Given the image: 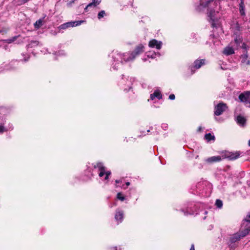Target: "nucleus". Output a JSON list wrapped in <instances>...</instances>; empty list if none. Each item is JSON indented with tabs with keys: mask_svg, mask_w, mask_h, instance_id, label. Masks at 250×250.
<instances>
[{
	"mask_svg": "<svg viewBox=\"0 0 250 250\" xmlns=\"http://www.w3.org/2000/svg\"><path fill=\"white\" fill-rule=\"evenodd\" d=\"M144 46L141 44L136 47L134 51L132 52L129 56H126L128 55V54L126 55L124 54H122L121 53H117L115 56H113L112 58L114 61L115 62H117L114 64H113V68L114 69L117 70V67H118L120 63H122L123 61L128 62L134 60L136 56L144 52Z\"/></svg>",
	"mask_w": 250,
	"mask_h": 250,
	"instance_id": "f257e3e1",
	"label": "nucleus"
},
{
	"mask_svg": "<svg viewBox=\"0 0 250 250\" xmlns=\"http://www.w3.org/2000/svg\"><path fill=\"white\" fill-rule=\"evenodd\" d=\"M250 231V225H247L243 229L242 227L241 230L234 234L230 238V241L233 243L239 241L241 238L246 236Z\"/></svg>",
	"mask_w": 250,
	"mask_h": 250,
	"instance_id": "f03ea898",
	"label": "nucleus"
},
{
	"mask_svg": "<svg viewBox=\"0 0 250 250\" xmlns=\"http://www.w3.org/2000/svg\"><path fill=\"white\" fill-rule=\"evenodd\" d=\"M227 108L226 104L220 103L214 107V114L215 116H219L221 115L224 111Z\"/></svg>",
	"mask_w": 250,
	"mask_h": 250,
	"instance_id": "7ed1b4c3",
	"label": "nucleus"
},
{
	"mask_svg": "<svg viewBox=\"0 0 250 250\" xmlns=\"http://www.w3.org/2000/svg\"><path fill=\"white\" fill-rule=\"evenodd\" d=\"M83 21H69L63 24H61L59 26V28L60 29H65L70 27H75L79 26L83 22Z\"/></svg>",
	"mask_w": 250,
	"mask_h": 250,
	"instance_id": "20e7f679",
	"label": "nucleus"
},
{
	"mask_svg": "<svg viewBox=\"0 0 250 250\" xmlns=\"http://www.w3.org/2000/svg\"><path fill=\"white\" fill-rule=\"evenodd\" d=\"M239 99L241 102L244 103L247 106L250 107V91L240 94Z\"/></svg>",
	"mask_w": 250,
	"mask_h": 250,
	"instance_id": "39448f33",
	"label": "nucleus"
},
{
	"mask_svg": "<svg viewBox=\"0 0 250 250\" xmlns=\"http://www.w3.org/2000/svg\"><path fill=\"white\" fill-rule=\"evenodd\" d=\"M162 42L161 41H158L155 39L150 40L148 43V46L151 48H156L157 49H160L162 47Z\"/></svg>",
	"mask_w": 250,
	"mask_h": 250,
	"instance_id": "423d86ee",
	"label": "nucleus"
},
{
	"mask_svg": "<svg viewBox=\"0 0 250 250\" xmlns=\"http://www.w3.org/2000/svg\"><path fill=\"white\" fill-rule=\"evenodd\" d=\"M240 156V152L236 151L235 152H228L225 154V158L229 160H233L237 159Z\"/></svg>",
	"mask_w": 250,
	"mask_h": 250,
	"instance_id": "0eeeda50",
	"label": "nucleus"
},
{
	"mask_svg": "<svg viewBox=\"0 0 250 250\" xmlns=\"http://www.w3.org/2000/svg\"><path fill=\"white\" fill-rule=\"evenodd\" d=\"M222 160V157L220 156H214L207 158L206 162L209 164L218 162Z\"/></svg>",
	"mask_w": 250,
	"mask_h": 250,
	"instance_id": "6e6552de",
	"label": "nucleus"
},
{
	"mask_svg": "<svg viewBox=\"0 0 250 250\" xmlns=\"http://www.w3.org/2000/svg\"><path fill=\"white\" fill-rule=\"evenodd\" d=\"M205 63V60L202 59L200 60H196L194 62V66L191 67V70L193 71V68H195L196 69L200 68L203 64Z\"/></svg>",
	"mask_w": 250,
	"mask_h": 250,
	"instance_id": "1a4fd4ad",
	"label": "nucleus"
},
{
	"mask_svg": "<svg viewBox=\"0 0 250 250\" xmlns=\"http://www.w3.org/2000/svg\"><path fill=\"white\" fill-rule=\"evenodd\" d=\"M214 13L215 11L213 10H210L209 12L208 13V16L210 18V21H211V25L212 27H216L215 23V18H214Z\"/></svg>",
	"mask_w": 250,
	"mask_h": 250,
	"instance_id": "9d476101",
	"label": "nucleus"
},
{
	"mask_svg": "<svg viewBox=\"0 0 250 250\" xmlns=\"http://www.w3.org/2000/svg\"><path fill=\"white\" fill-rule=\"evenodd\" d=\"M115 218L119 223L122 222L124 218V212L122 211H117L115 216Z\"/></svg>",
	"mask_w": 250,
	"mask_h": 250,
	"instance_id": "9b49d317",
	"label": "nucleus"
},
{
	"mask_svg": "<svg viewBox=\"0 0 250 250\" xmlns=\"http://www.w3.org/2000/svg\"><path fill=\"white\" fill-rule=\"evenodd\" d=\"M155 98L158 99H161L162 98V95L158 90H155L153 94L150 95V98L152 100H153Z\"/></svg>",
	"mask_w": 250,
	"mask_h": 250,
	"instance_id": "f8f14e48",
	"label": "nucleus"
},
{
	"mask_svg": "<svg viewBox=\"0 0 250 250\" xmlns=\"http://www.w3.org/2000/svg\"><path fill=\"white\" fill-rule=\"evenodd\" d=\"M223 53L226 55H230L234 53V50L232 47L229 46L224 49Z\"/></svg>",
	"mask_w": 250,
	"mask_h": 250,
	"instance_id": "ddd939ff",
	"label": "nucleus"
},
{
	"mask_svg": "<svg viewBox=\"0 0 250 250\" xmlns=\"http://www.w3.org/2000/svg\"><path fill=\"white\" fill-rule=\"evenodd\" d=\"M94 168H98L99 171H105V167L104 166L103 164L99 162L93 166Z\"/></svg>",
	"mask_w": 250,
	"mask_h": 250,
	"instance_id": "4468645a",
	"label": "nucleus"
},
{
	"mask_svg": "<svg viewBox=\"0 0 250 250\" xmlns=\"http://www.w3.org/2000/svg\"><path fill=\"white\" fill-rule=\"evenodd\" d=\"M101 0H92V2L89 3L87 5L86 8H85V10H86L89 7H91L92 6L94 7L96 6L97 5H99L101 3Z\"/></svg>",
	"mask_w": 250,
	"mask_h": 250,
	"instance_id": "2eb2a0df",
	"label": "nucleus"
},
{
	"mask_svg": "<svg viewBox=\"0 0 250 250\" xmlns=\"http://www.w3.org/2000/svg\"><path fill=\"white\" fill-rule=\"evenodd\" d=\"M237 122L238 124L244 125L246 122V119L244 117L239 115L237 117Z\"/></svg>",
	"mask_w": 250,
	"mask_h": 250,
	"instance_id": "dca6fc26",
	"label": "nucleus"
},
{
	"mask_svg": "<svg viewBox=\"0 0 250 250\" xmlns=\"http://www.w3.org/2000/svg\"><path fill=\"white\" fill-rule=\"evenodd\" d=\"M240 7V12L242 15H245V4L244 0H241V2L239 4Z\"/></svg>",
	"mask_w": 250,
	"mask_h": 250,
	"instance_id": "f3484780",
	"label": "nucleus"
},
{
	"mask_svg": "<svg viewBox=\"0 0 250 250\" xmlns=\"http://www.w3.org/2000/svg\"><path fill=\"white\" fill-rule=\"evenodd\" d=\"M205 139L208 141H214L215 140V136L214 135H212L211 133H207L205 135Z\"/></svg>",
	"mask_w": 250,
	"mask_h": 250,
	"instance_id": "a211bd4d",
	"label": "nucleus"
},
{
	"mask_svg": "<svg viewBox=\"0 0 250 250\" xmlns=\"http://www.w3.org/2000/svg\"><path fill=\"white\" fill-rule=\"evenodd\" d=\"M43 19H40L34 23V27L36 29H39L42 25Z\"/></svg>",
	"mask_w": 250,
	"mask_h": 250,
	"instance_id": "6ab92c4d",
	"label": "nucleus"
},
{
	"mask_svg": "<svg viewBox=\"0 0 250 250\" xmlns=\"http://www.w3.org/2000/svg\"><path fill=\"white\" fill-rule=\"evenodd\" d=\"M242 62L245 63L247 65H250V61L248 60V55L247 54H244L242 56Z\"/></svg>",
	"mask_w": 250,
	"mask_h": 250,
	"instance_id": "aec40b11",
	"label": "nucleus"
},
{
	"mask_svg": "<svg viewBox=\"0 0 250 250\" xmlns=\"http://www.w3.org/2000/svg\"><path fill=\"white\" fill-rule=\"evenodd\" d=\"M213 0H206V1L204 2V0H201L200 1V6L203 7H206L208 6V4L211 2L213 1Z\"/></svg>",
	"mask_w": 250,
	"mask_h": 250,
	"instance_id": "412c9836",
	"label": "nucleus"
},
{
	"mask_svg": "<svg viewBox=\"0 0 250 250\" xmlns=\"http://www.w3.org/2000/svg\"><path fill=\"white\" fill-rule=\"evenodd\" d=\"M245 222H247L248 223L245 226H246L247 225H250V212H249L248 213V214L246 216V218L244 220V222L242 224V227H243L244 224H245Z\"/></svg>",
	"mask_w": 250,
	"mask_h": 250,
	"instance_id": "4be33fe9",
	"label": "nucleus"
},
{
	"mask_svg": "<svg viewBox=\"0 0 250 250\" xmlns=\"http://www.w3.org/2000/svg\"><path fill=\"white\" fill-rule=\"evenodd\" d=\"M215 205L218 208H221L223 206V202L220 199H217L215 202Z\"/></svg>",
	"mask_w": 250,
	"mask_h": 250,
	"instance_id": "5701e85b",
	"label": "nucleus"
},
{
	"mask_svg": "<svg viewBox=\"0 0 250 250\" xmlns=\"http://www.w3.org/2000/svg\"><path fill=\"white\" fill-rule=\"evenodd\" d=\"M106 15L105 12L104 10H102L98 14V18L101 19Z\"/></svg>",
	"mask_w": 250,
	"mask_h": 250,
	"instance_id": "b1692460",
	"label": "nucleus"
},
{
	"mask_svg": "<svg viewBox=\"0 0 250 250\" xmlns=\"http://www.w3.org/2000/svg\"><path fill=\"white\" fill-rule=\"evenodd\" d=\"M117 198L122 201H124L125 199V197L122 195V194L121 192H119L117 194Z\"/></svg>",
	"mask_w": 250,
	"mask_h": 250,
	"instance_id": "393cba45",
	"label": "nucleus"
},
{
	"mask_svg": "<svg viewBox=\"0 0 250 250\" xmlns=\"http://www.w3.org/2000/svg\"><path fill=\"white\" fill-rule=\"evenodd\" d=\"M38 42L33 41L30 42V43L28 45L32 47L35 45H38Z\"/></svg>",
	"mask_w": 250,
	"mask_h": 250,
	"instance_id": "a878e982",
	"label": "nucleus"
},
{
	"mask_svg": "<svg viewBox=\"0 0 250 250\" xmlns=\"http://www.w3.org/2000/svg\"><path fill=\"white\" fill-rule=\"evenodd\" d=\"M6 130L3 126L0 125V133H3L4 131H5Z\"/></svg>",
	"mask_w": 250,
	"mask_h": 250,
	"instance_id": "bb28decb",
	"label": "nucleus"
},
{
	"mask_svg": "<svg viewBox=\"0 0 250 250\" xmlns=\"http://www.w3.org/2000/svg\"><path fill=\"white\" fill-rule=\"evenodd\" d=\"M175 98V96L174 94H170L169 96V99L171 100H174Z\"/></svg>",
	"mask_w": 250,
	"mask_h": 250,
	"instance_id": "cd10ccee",
	"label": "nucleus"
},
{
	"mask_svg": "<svg viewBox=\"0 0 250 250\" xmlns=\"http://www.w3.org/2000/svg\"><path fill=\"white\" fill-rule=\"evenodd\" d=\"M16 37H15L13 38L12 39H9L7 40V41H8L7 42L11 43V42H14L16 40Z\"/></svg>",
	"mask_w": 250,
	"mask_h": 250,
	"instance_id": "c85d7f7f",
	"label": "nucleus"
},
{
	"mask_svg": "<svg viewBox=\"0 0 250 250\" xmlns=\"http://www.w3.org/2000/svg\"><path fill=\"white\" fill-rule=\"evenodd\" d=\"M105 174V171H100L99 173V176L100 177H102V176H103Z\"/></svg>",
	"mask_w": 250,
	"mask_h": 250,
	"instance_id": "c756f323",
	"label": "nucleus"
},
{
	"mask_svg": "<svg viewBox=\"0 0 250 250\" xmlns=\"http://www.w3.org/2000/svg\"><path fill=\"white\" fill-rule=\"evenodd\" d=\"M241 41L239 39H235V42L237 43V44H239L240 42Z\"/></svg>",
	"mask_w": 250,
	"mask_h": 250,
	"instance_id": "7c9ffc66",
	"label": "nucleus"
},
{
	"mask_svg": "<svg viewBox=\"0 0 250 250\" xmlns=\"http://www.w3.org/2000/svg\"><path fill=\"white\" fill-rule=\"evenodd\" d=\"M105 174L109 176L111 174V172L109 171H107L106 172L105 171Z\"/></svg>",
	"mask_w": 250,
	"mask_h": 250,
	"instance_id": "2f4dec72",
	"label": "nucleus"
},
{
	"mask_svg": "<svg viewBox=\"0 0 250 250\" xmlns=\"http://www.w3.org/2000/svg\"><path fill=\"white\" fill-rule=\"evenodd\" d=\"M190 250H195L194 245L193 244L191 245V248L190 249Z\"/></svg>",
	"mask_w": 250,
	"mask_h": 250,
	"instance_id": "473e14b6",
	"label": "nucleus"
},
{
	"mask_svg": "<svg viewBox=\"0 0 250 250\" xmlns=\"http://www.w3.org/2000/svg\"><path fill=\"white\" fill-rule=\"evenodd\" d=\"M29 58V56H27V58H25L24 59V61L25 62H26V61H28V59Z\"/></svg>",
	"mask_w": 250,
	"mask_h": 250,
	"instance_id": "72a5a7b5",
	"label": "nucleus"
},
{
	"mask_svg": "<svg viewBox=\"0 0 250 250\" xmlns=\"http://www.w3.org/2000/svg\"><path fill=\"white\" fill-rule=\"evenodd\" d=\"M185 215H188V214H192L193 213H188V212H184Z\"/></svg>",
	"mask_w": 250,
	"mask_h": 250,
	"instance_id": "f704fd0d",
	"label": "nucleus"
},
{
	"mask_svg": "<svg viewBox=\"0 0 250 250\" xmlns=\"http://www.w3.org/2000/svg\"><path fill=\"white\" fill-rule=\"evenodd\" d=\"M125 185L126 186H128L130 185V183L129 182H127L125 183Z\"/></svg>",
	"mask_w": 250,
	"mask_h": 250,
	"instance_id": "c9c22d12",
	"label": "nucleus"
},
{
	"mask_svg": "<svg viewBox=\"0 0 250 250\" xmlns=\"http://www.w3.org/2000/svg\"><path fill=\"white\" fill-rule=\"evenodd\" d=\"M108 177H109V176H108L107 175H105V177L104 178V179L105 180H107L108 179Z\"/></svg>",
	"mask_w": 250,
	"mask_h": 250,
	"instance_id": "e433bc0d",
	"label": "nucleus"
},
{
	"mask_svg": "<svg viewBox=\"0 0 250 250\" xmlns=\"http://www.w3.org/2000/svg\"><path fill=\"white\" fill-rule=\"evenodd\" d=\"M17 62V61H15V62H11V65H13V64H14L15 63Z\"/></svg>",
	"mask_w": 250,
	"mask_h": 250,
	"instance_id": "4c0bfd02",
	"label": "nucleus"
},
{
	"mask_svg": "<svg viewBox=\"0 0 250 250\" xmlns=\"http://www.w3.org/2000/svg\"><path fill=\"white\" fill-rule=\"evenodd\" d=\"M115 182L117 183V184H118L120 182V181L119 180H116L115 181Z\"/></svg>",
	"mask_w": 250,
	"mask_h": 250,
	"instance_id": "58836bf2",
	"label": "nucleus"
},
{
	"mask_svg": "<svg viewBox=\"0 0 250 250\" xmlns=\"http://www.w3.org/2000/svg\"><path fill=\"white\" fill-rule=\"evenodd\" d=\"M201 129H202L201 127V126H199V127H198V131H200L201 130Z\"/></svg>",
	"mask_w": 250,
	"mask_h": 250,
	"instance_id": "ea45409f",
	"label": "nucleus"
},
{
	"mask_svg": "<svg viewBox=\"0 0 250 250\" xmlns=\"http://www.w3.org/2000/svg\"><path fill=\"white\" fill-rule=\"evenodd\" d=\"M245 46H246V44H245V43H244V44H243V48L245 47Z\"/></svg>",
	"mask_w": 250,
	"mask_h": 250,
	"instance_id": "a19ab883",
	"label": "nucleus"
},
{
	"mask_svg": "<svg viewBox=\"0 0 250 250\" xmlns=\"http://www.w3.org/2000/svg\"><path fill=\"white\" fill-rule=\"evenodd\" d=\"M3 31H4V30H0V33H1V32H3Z\"/></svg>",
	"mask_w": 250,
	"mask_h": 250,
	"instance_id": "79ce46f5",
	"label": "nucleus"
},
{
	"mask_svg": "<svg viewBox=\"0 0 250 250\" xmlns=\"http://www.w3.org/2000/svg\"><path fill=\"white\" fill-rule=\"evenodd\" d=\"M150 57H151V58H155V56H150Z\"/></svg>",
	"mask_w": 250,
	"mask_h": 250,
	"instance_id": "37998d69",
	"label": "nucleus"
},
{
	"mask_svg": "<svg viewBox=\"0 0 250 250\" xmlns=\"http://www.w3.org/2000/svg\"><path fill=\"white\" fill-rule=\"evenodd\" d=\"M128 86L129 87V89L131 88V86L130 85H128Z\"/></svg>",
	"mask_w": 250,
	"mask_h": 250,
	"instance_id": "c03bdc74",
	"label": "nucleus"
},
{
	"mask_svg": "<svg viewBox=\"0 0 250 250\" xmlns=\"http://www.w3.org/2000/svg\"><path fill=\"white\" fill-rule=\"evenodd\" d=\"M249 146H250V140H249Z\"/></svg>",
	"mask_w": 250,
	"mask_h": 250,
	"instance_id": "a18cd8bd",
	"label": "nucleus"
},
{
	"mask_svg": "<svg viewBox=\"0 0 250 250\" xmlns=\"http://www.w3.org/2000/svg\"><path fill=\"white\" fill-rule=\"evenodd\" d=\"M115 250H117V247H115Z\"/></svg>",
	"mask_w": 250,
	"mask_h": 250,
	"instance_id": "49530a36",
	"label": "nucleus"
},
{
	"mask_svg": "<svg viewBox=\"0 0 250 250\" xmlns=\"http://www.w3.org/2000/svg\"><path fill=\"white\" fill-rule=\"evenodd\" d=\"M147 131L148 132H149L150 131V130H147Z\"/></svg>",
	"mask_w": 250,
	"mask_h": 250,
	"instance_id": "de8ad7c7",
	"label": "nucleus"
}]
</instances>
